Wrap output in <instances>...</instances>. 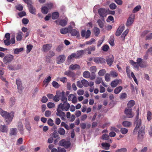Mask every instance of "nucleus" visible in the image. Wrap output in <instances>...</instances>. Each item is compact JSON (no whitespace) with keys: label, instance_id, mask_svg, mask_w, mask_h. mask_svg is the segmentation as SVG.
Instances as JSON below:
<instances>
[{"label":"nucleus","instance_id":"12","mask_svg":"<svg viewBox=\"0 0 152 152\" xmlns=\"http://www.w3.org/2000/svg\"><path fill=\"white\" fill-rule=\"evenodd\" d=\"M132 109L126 108L124 110V113L128 118H131L133 117L134 115L132 114Z\"/></svg>","mask_w":152,"mask_h":152},{"label":"nucleus","instance_id":"37","mask_svg":"<svg viewBox=\"0 0 152 152\" xmlns=\"http://www.w3.org/2000/svg\"><path fill=\"white\" fill-rule=\"evenodd\" d=\"M122 124L124 126L126 127H130V126L131 125L132 123L130 122L126 121H123L122 123Z\"/></svg>","mask_w":152,"mask_h":152},{"label":"nucleus","instance_id":"27","mask_svg":"<svg viewBox=\"0 0 152 152\" xmlns=\"http://www.w3.org/2000/svg\"><path fill=\"white\" fill-rule=\"evenodd\" d=\"M130 63L134 68L137 69V70L139 69V66L137 62H135L133 61L132 60H131L130 61Z\"/></svg>","mask_w":152,"mask_h":152},{"label":"nucleus","instance_id":"22","mask_svg":"<svg viewBox=\"0 0 152 152\" xmlns=\"http://www.w3.org/2000/svg\"><path fill=\"white\" fill-rule=\"evenodd\" d=\"M84 53V51L83 50H80L77 51L76 53V59L80 58L82 56Z\"/></svg>","mask_w":152,"mask_h":152},{"label":"nucleus","instance_id":"49","mask_svg":"<svg viewBox=\"0 0 152 152\" xmlns=\"http://www.w3.org/2000/svg\"><path fill=\"white\" fill-rule=\"evenodd\" d=\"M129 30L127 29L125 31H124L123 34H122L121 35V37L122 38H123V40H124L126 36L127 35L129 32Z\"/></svg>","mask_w":152,"mask_h":152},{"label":"nucleus","instance_id":"38","mask_svg":"<svg viewBox=\"0 0 152 152\" xmlns=\"http://www.w3.org/2000/svg\"><path fill=\"white\" fill-rule=\"evenodd\" d=\"M93 30L95 36L96 37L98 36L100 33L99 29L98 28L95 27L94 28Z\"/></svg>","mask_w":152,"mask_h":152},{"label":"nucleus","instance_id":"40","mask_svg":"<svg viewBox=\"0 0 152 152\" xmlns=\"http://www.w3.org/2000/svg\"><path fill=\"white\" fill-rule=\"evenodd\" d=\"M56 94L57 95H58V96L55 95L53 96V100L55 102H58L59 101L60 99V96H59V94H58L57 92H56Z\"/></svg>","mask_w":152,"mask_h":152},{"label":"nucleus","instance_id":"11","mask_svg":"<svg viewBox=\"0 0 152 152\" xmlns=\"http://www.w3.org/2000/svg\"><path fill=\"white\" fill-rule=\"evenodd\" d=\"M98 12L101 17L104 18L106 15L107 10L104 8H100L98 10Z\"/></svg>","mask_w":152,"mask_h":152},{"label":"nucleus","instance_id":"50","mask_svg":"<svg viewBox=\"0 0 152 152\" xmlns=\"http://www.w3.org/2000/svg\"><path fill=\"white\" fill-rule=\"evenodd\" d=\"M52 84L53 87L56 88H58L60 86V85L55 81H53Z\"/></svg>","mask_w":152,"mask_h":152},{"label":"nucleus","instance_id":"56","mask_svg":"<svg viewBox=\"0 0 152 152\" xmlns=\"http://www.w3.org/2000/svg\"><path fill=\"white\" fill-rule=\"evenodd\" d=\"M127 151V148H123L116 150L115 152H126Z\"/></svg>","mask_w":152,"mask_h":152},{"label":"nucleus","instance_id":"17","mask_svg":"<svg viewBox=\"0 0 152 152\" xmlns=\"http://www.w3.org/2000/svg\"><path fill=\"white\" fill-rule=\"evenodd\" d=\"M145 134L144 129L141 128V129L139 131L138 134V138L139 139H142L143 138Z\"/></svg>","mask_w":152,"mask_h":152},{"label":"nucleus","instance_id":"44","mask_svg":"<svg viewBox=\"0 0 152 152\" xmlns=\"http://www.w3.org/2000/svg\"><path fill=\"white\" fill-rule=\"evenodd\" d=\"M152 113L151 112L148 111L147 112V118L148 120L149 121H150L152 119Z\"/></svg>","mask_w":152,"mask_h":152},{"label":"nucleus","instance_id":"57","mask_svg":"<svg viewBox=\"0 0 152 152\" xmlns=\"http://www.w3.org/2000/svg\"><path fill=\"white\" fill-rule=\"evenodd\" d=\"M120 131L122 134H125L128 132V130L126 128H123L121 129Z\"/></svg>","mask_w":152,"mask_h":152},{"label":"nucleus","instance_id":"55","mask_svg":"<svg viewBox=\"0 0 152 152\" xmlns=\"http://www.w3.org/2000/svg\"><path fill=\"white\" fill-rule=\"evenodd\" d=\"M114 38L113 37H111L109 39V43L111 45H114Z\"/></svg>","mask_w":152,"mask_h":152},{"label":"nucleus","instance_id":"45","mask_svg":"<svg viewBox=\"0 0 152 152\" xmlns=\"http://www.w3.org/2000/svg\"><path fill=\"white\" fill-rule=\"evenodd\" d=\"M141 7L140 5L137 6L135 7L132 10V12L134 13H135L139 11L141 9Z\"/></svg>","mask_w":152,"mask_h":152},{"label":"nucleus","instance_id":"28","mask_svg":"<svg viewBox=\"0 0 152 152\" xmlns=\"http://www.w3.org/2000/svg\"><path fill=\"white\" fill-rule=\"evenodd\" d=\"M74 58H76V53H73L69 56L67 58V61L68 62L71 61V60H73Z\"/></svg>","mask_w":152,"mask_h":152},{"label":"nucleus","instance_id":"5","mask_svg":"<svg viewBox=\"0 0 152 152\" xmlns=\"http://www.w3.org/2000/svg\"><path fill=\"white\" fill-rule=\"evenodd\" d=\"M81 34L82 37H85L86 39L89 38L91 34V32L89 30H88L86 32L85 30H82L81 32Z\"/></svg>","mask_w":152,"mask_h":152},{"label":"nucleus","instance_id":"4","mask_svg":"<svg viewBox=\"0 0 152 152\" xmlns=\"http://www.w3.org/2000/svg\"><path fill=\"white\" fill-rule=\"evenodd\" d=\"M60 145L66 148H68L70 146L71 143L69 141H66L64 139H63L59 142Z\"/></svg>","mask_w":152,"mask_h":152},{"label":"nucleus","instance_id":"29","mask_svg":"<svg viewBox=\"0 0 152 152\" xmlns=\"http://www.w3.org/2000/svg\"><path fill=\"white\" fill-rule=\"evenodd\" d=\"M119 80H115L112 81L111 83V86L112 87H115L119 83Z\"/></svg>","mask_w":152,"mask_h":152},{"label":"nucleus","instance_id":"33","mask_svg":"<svg viewBox=\"0 0 152 152\" xmlns=\"http://www.w3.org/2000/svg\"><path fill=\"white\" fill-rule=\"evenodd\" d=\"M41 10L42 13L44 14H46L48 12V9L46 6L42 7Z\"/></svg>","mask_w":152,"mask_h":152},{"label":"nucleus","instance_id":"59","mask_svg":"<svg viewBox=\"0 0 152 152\" xmlns=\"http://www.w3.org/2000/svg\"><path fill=\"white\" fill-rule=\"evenodd\" d=\"M47 106L49 108H51L55 107V104L52 102H49L47 104Z\"/></svg>","mask_w":152,"mask_h":152},{"label":"nucleus","instance_id":"42","mask_svg":"<svg viewBox=\"0 0 152 152\" xmlns=\"http://www.w3.org/2000/svg\"><path fill=\"white\" fill-rule=\"evenodd\" d=\"M135 104V102L133 100L130 101L127 104V106L128 107H132Z\"/></svg>","mask_w":152,"mask_h":152},{"label":"nucleus","instance_id":"20","mask_svg":"<svg viewBox=\"0 0 152 152\" xmlns=\"http://www.w3.org/2000/svg\"><path fill=\"white\" fill-rule=\"evenodd\" d=\"M68 20L67 18H65L64 19L61 20L59 21V24L62 26H65L67 25Z\"/></svg>","mask_w":152,"mask_h":152},{"label":"nucleus","instance_id":"3","mask_svg":"<svg viewBox=\"0 0 152 152\" xmlns=\"http://www.w3.org/2000/svg\"><path fill=\"white\" fill-rule=\"evenodd\" d=\"M14 56L12 55L9 54L5 56L3 59V61L6 64L10 63L13 60Z\"/></svg>","mask_w":152,"mask_h":152},{"label":"nucleus","instance_id":"15","mask_svg":"<svg viewBox=\"0 0 152 152\" xmlns=\"http://www.w3.org/2000/svg\"><path fill=\"white\" fill-rule=\"evenodd\" d=\"M124 28V25H121L116 31L115 35L117 37L119 36L123 31Z\"/></svg>","mask_w":152,"mask_h":152},{"label":"nucleus","instance_id":"54","mask_svg":"<svg viewBox=\"0 0 152 152\" xmlns=\"http://www.w3.org/2000/svg\"><path fill=\"white\" fill-rule=\"evenodd\" d=\"M104 79L107 82H109L110 80V75L109 73L105 74L104 76Z\"/></svg>","mask_w":152,"mask_h":152},{"label":"nucleus","instance_id":"23","mask_svg":"<svg viewBox=\"0 0 152 152\" xmlns=\"http://www.w3.org/2000/svg\"><path fill=\"white\" fill-rule=\"evenodd\" d=\"M29 12L32 14L35 15L36 14V10L34 7L32 5L28 6Z\"/></svg>","mask_w":152,"mask_h":152},{"label":"nucleus","instance_id":"13","mask_svg":"<svg viewBox=\"0 0 152 152\" xmlns=\"http://www.w3.org/2000/svg\"><path fill=\"white\" fill-rule=\"evenodd\" d=\"M52 46V44H47L42 46V51L46 52L50 50Z\"/></svg>","mask_w":152,"mask_h":152},{"label":"nucleus","instance_id":"24","mask_svg":"<svg viewBox=\"0 0 152 152\" xmlns=\"http://www.w3.org/2000/svg\"><path fill=\"white\" fill-rule=\"evenodd\" d=\"M69 69L72 70H75L76 69H79L80 68V66L79 65L77 64H71L69 68Z\"/></svg>","mask_w":152,"mask_h":152},{"label":"nucleus","instance_id":"39","mask_svg":"<svg viewBox=\"0 0 152 152\" xmlns=\"http://www.w3.org/2000/svg\"><path fill=\"white\" fill-rule=\"evenodd\" d=\"M51 77L49 76L47 78H45L43 81V83L44 84H47V86L48 84L49 83L50 81L51 80Z\"/></svg>","mask_w":152,"mask_h":152},{"label":"nucleus","instance_id":"16","mask_svg":"<svg viewBox=\"0 0 152 152\" xmlns=\"http://www.w3.org/2000/svg\"><path fill=\"white\" fill-rule=\"evenodd\" d=\"M18 128L21 134H24L23 126L22 122L20 121H19L18 123Z\"/></svg>","mask_w":152,"mask_h":152},{"label":"nucleus","instance_id":"1","mask_svg":"<svg viewBox=\"0 0 152 152\" xmlns=\"http://www.w3.org/2000/svg\"><path fill=\"white\" fill-rule=\"evenodd\" d=\"M0 114L2 116L7 119L6 122L9 124L12 121L14 116V113L12 112L9 113L6 111L3 110L0 108Z\"/></svg>","mask_w":152,"mask_h":152},{"label":"nucleus","instance_id":"7","mask_svg":"<svg viewBox=\"0 0 152 152\" xmlns=\"http://www.w3.org/2000/svg\"><path fill=\"white\" fill-rule=\"evenodd\" d=\"M66 59L65 56L64 55H59L56 59V63L58 64H60L63 63Z\"/></svg>","mask_w":152,"mask_h":152},{"label":"nucleus","instance_id":"58","mask_svg":"<svg viewBox=\"0 0 152 152\" xmlns=\"http://www.w3.org/2000/svg\"><path fill=\"white\" fill-rule=\"evenodd\" d=\"M63 46L62 45H58L56 48V51L58 52H61L63 50Z\"/></svg>","mask_w":152,"mask_h":152},{"label":"nucleus","instance_id":"8","mask_svg":"<svg viewBox=\"0 0 152 152\" xmlns=\"http://www.w3.org/2000/svg\"><path fill=\"white\" fill-rule=\"evenodd\" d=\"M66 93L64 91L60 92L59 94V96L61 97V100L63 103L67 102V99L66 97Z\"/></svg>","mask_w":152,"mask_h":152},{"label":"nucleus","instance_id":"52","mask_svg":"<svg viewBox=\"0 0 152 152\" xmlns=\"http://www.w3.org/2000/svg\"><path fill=\"white\" fill-rule=\"evenodd\" d=\"M81 83L83 85L86 87L88 86V82L85 79H83L81 80Z\"/></svg>","mask_w":152,"mask_h":152},{"label":"nucleus","instance_id":"53","mask_svg":"<svg viewBox=\"0 0 152 152\" xmlns=\"http://www.w3.org/2000/svg\"><path fill=\"white\" fill-rule=\"evenodd\" d=\"M106 71L105 69H102L99 71L98 72V75L100 76H102L106 73Z\"/></svg>","mask_w":152,"mask_h":152},{"label":"nucleus","instance_id":"47","mask_svg":"<svg viewBox=\"0 0 152 152\" xmlns=\"http://www.w3.org/2000/svg\"><path fill=\"white\" fill-rule=\"evenodd\" d=\"M23 48H16L14 50V54H18L20 52L23 50Z\"/></svg>","mask_w":152,"mask_h":152},{"label":"nucleus","instance_id":"14","mask_svg":"<svg viewBox=\"0 0 152 152\" xmlns=\"http://www.w3.org/2000/svg\"><path fill=\"white\" fill-rule=\"evenodd\" d=\"M137 62L139 66L143 68L145 67L146 66V64L144 61H143L142 59L140 58H137Z\"/></svg>","mask_w":152,"mask_h":152},{"label":"nucleus","instance_id":"26","mask_svg":"<svg viewBox=\"0 0 152 152\" xmlns=\"http://www.w3.org/2000/svg\"><path fill=\"white\" fill-rule=\"evenodd\" d=\"M7 127L6 125L0 126V131L2 132H7L8 131Z\"/></svg>","mask_w":152,"mask_h":152},{"label":"nucleus","instance_id":"60","mask_svg":"<svg viewBox=\"0 0 152 152\" xmlns=\"http://www.w3.org/2000/svg\"><path fill=\"white\" fill-rule=\"evenodd\" d=\"M90 71L92 73H94L96 72V68L95 66H93L90 68Z\"/></svg>","mask_w":152,"mask_h":152},{"label":"nucleus","instance_id":"18","mask_svg":"<svg viewBox=\"0 0 152 152\" xmlns=\"http://www.w3.org/2000/svg\"><path fill=\"white\" fill-rule=\"evenodd\" d=\"M64 74L67 76L72 77H74L75 76V74L73 72L71 71L70 70L66 71L64 72Z\"/></svg>","mask_w":152,"mask_h":152},{"label":"nucleus","instance_id":"9","mask_svg":"<svg viewBox=\"0 0 152 152\" xmlns=\"http://www.w3.org/2000/svg\"><path fill=\"white\" fill-rule=\"evenodd\" d=\"M93 60L94 61L96 64H102L105 63V59L102 57H95L94 58Z\"/></svg>","mask_w":152,"mask_h":152},{"label":"nucleus","instance_id":"34","mask_svg":"<svg viewBox=\"0 0 152 152\" xmlns=\"http://www.w3.org/2000/svg\"><path fill=\"white\" fill-rule=\"evenodd\" d=\"M69 32L70 33L71 35L73 36H75L77 34L79 35V31H77L75 29H73L72 30V31H71Z\"/></svg>","mask_w":152,"mask_h":152},{"label":"nucleus","instance_id":"61","mask_svg":"<svg viewBox=\"0 0 152 152\" xmlns=\"http://www.w3.org/2000/svg\"><path fill=\"white\" fill-rule=\"evenodd\" d=\"M102 50L104 51H107L109 49V47L107 45H104L102 47Z\"/></svg>","mask_w":152,"mask_h":152},{"label":"nucleus","instance_id":"48","mask_svg":"<svg viewBox=\"0 0 152 152\" xmlns=\"http://www.w3.org/2000/svg\"><path fill=\"white\" fill-rule=\"evenodd\" d=\"M16 129L15 128H12L10 130V135H15L16 134Z\"/></svg>","mask_w":152,"mask_h":152},{"label":"nucleus","instance_id":"63","mask_svg":"<svg viewBox=\"0 0 152 152\" xmlns=\"http://www.w3.org/2000/svg\"><path fill=\"white\" fill-rule=\"evenodd\" d=\"M109 7L111 9L115 10L116 9L117 6L115 3H112L110 5Z\"/></svg>","mask_w":152,"mask_h":152},{"label":"nucleus","instance_id":"10","mask_svg":"<svg viewBox=\"0 0 152 152\" xmlns=\"http://www.w3.org/2000/svg\"><path fill=\"white\" fill-rule=\"evenodd\" d=\"M16 83L17 85L18 92L19 93H21L22 92L23 88L22 86L21 82L19 79H17L16 80Z\"/></svg>","mask_w":152,"mask_h":152},{"label":"nucleus","instance_id":"32","mask_svg":"<svg viewBox=\"0 0 152 152\" xmlns=\"http://www.w3.org/2000/svg\"><path fill=\"white\" fill-rule=\"evenodd\" d=\"M59 15V14L58 12H55L52 13L51 17L53 19L55 20L57 19Z\"/></svg>","mask_w":152,"mask_h":152},{"label":"nucleus","instance_id":"41","mask_svg":"<svg viewBox=\"0 0 152 152\" xmlns=\"http://www.w3.org/2000/svg\"><path fill=\"white\" fill-rule=\"evenodd\" d=\"M58 132L59 134L61 135H64L65 133V131L64 129L61 127L59 129Z\"/></svg>","mask_w":152,"mask_h":152},{"label":"nucleus","instance_id":"25","mask_svg":"<svg viewBox=\"0 0 152 152\" xmlns=\"http://www.w3.org/2000/svg\"><path fill=\"white\" fill-rule=\"evenodd\" d=\"M26 122L25 124V126L27 130L29 132L31 130V127L30 122L27 120L26 119L25 120Z\"/></svg>","mask_w":152,"mask_h":152},{"label":"nucleus","instance_id":"46","mask_svg":"<svg viewBox=\"0 0 152 152\" xmlns=\"http://www.w3.org/2000/svg\"><path fill=\"white\" fill-rule=\"evenodd\" d=\"M100 28H102L104 26V23L103 21L100 19H99L97 22Z\"/></svg>","mask_w":152,"mask_h":152},{"label":"nucleus","instance_id":"21","mask_svg":"<svg viewBox=\"0 0 152 152\" xmlns=\"http://www.w3.org/2000/svg\"><path fill=\"white\" fill-rule=\"evenodd\" d=\"M114 60V58L112 56L111 57H108L107 59V64L110 66H111Z\"/></svg>","mask_w":152,"mask_h":152},{"label":"nucleus","instance_id":"36","mask_svg":"<svg viewBox=\"0 0 152 152\" xmlns=\"http://www.w3.org/2000/svg\"><path fill=\"white\" fill-rule=\"evenodd\" d=\"M60 32L61 34H66L67 33H69L68 32V29L67 28H63L61 29Z\"/></svg>","mask_w":152,"mask_h":152},{"label":"nucleus","instance_id":"6","mask_svg":"<svg viewBox=\"0 0 152 152\" xmlns=\"http://www.w3.org/2000/svg\"><path fill=\"white\" fill-rule=\"evenodd\" d=\"M135 18V15L134 14L131 15L128 18L126 25L128 26L131 25L133 23Z\"/></svg>","mask_w":152,"mask_h":152},{"label":"nucleus","instance_id":"35","mask_svg":"<svg viewBox=\"0 0 152 152\" xmlns=\"http://www.w3.org/2000/svg\"><path fill=\"white\" fill-rule=\"evenodd\" d=\"M102 146L104 147V149L106 150H108L109 149L110 146V144L107 143L103 142L101 144Z\"/></svg>","mask_w":152,"mask_h":152},{"label":"nucleus","instance_id":"51","mask_svg":"<svg viewBox=\"0 0 152 152\" xmlns=\"http://www.w3.org/2000/svg\"><path fill=\"white\" fill-rule=\"evenodd\" d=\"M33 47V46L29 44L27 45L26 47V52L27 53H28L31 51Z\"/></svg>","mask_w":152,"mask_h":152},{"label":"nucleus","instance_id":"31","mask_svg":"<svg viewBox=\"0 0 152 152\" xmlns=\"http://www.w3.org/2000/svg\"><path fill=\"white\" fill-rule=\"evenodd\" d=\"M123 87L121 86L117 87L114 90V93L116 94H119L123 89Z\"/></svg>","mask_w":152,"mask_h":152},{"label":"nucleus","instance_id":"43","mask_svg":"<svg viewBox=\"0 0 152 152\" xmlns=\"http://www.w3.org/2000/svg\"><path fill=\"white\" fill-rule=\"evenodd\" d=\"M90 74L88 71H85L83 74V76L86 78H89L90 77Z\"/></svg>","mask_w":152,"mask_h":152},{"label":"nucleus","instance_id":"64","mask_svg":"<svg viewBox=\"0 0 152 152\" xmlns=\"http://www.w3.org/2000/svg\"><path fill=\"white\" fill-rule=\"evenodd\" d=\"M127 94L125 93H122L121 94L120 98L121 99H124L127 97Z\"/></svg>","mask_w":152,"mask_h":152},{"label":"nucleus","instance_id":"19","mask_svg":"<svg viewBox=\"0 0 152 152\" xmlns=\"http://www.w3.org/2000/svg\"><path fill=\"white\" fill-rule=\"evenodd\" d=\"M136 127L134 129L133 131V133L134 134L135 132H137L138 129L140 128V126L141 124V119L136 121Z\"/></svg>","mask_w":152,"mask_h":152},{"label":"nucleus","instance_id":"2","mask_svg":"<svg viewBox=\"0 0 152 152\" xmlns=\"http://www.w3.org/2000/svg\"><path fill=\"white\" fill-rule=\"evenodd\" d=\"M62 111H67L70 107V104L68 103L65 102L59 104L58 106Z\"/></svg>","mask_w":152,"mask_h":152},{"label":"nucleus","instance_id":"30","mask_svg":"<svg viewBox=\"0 0 152 152\" xmlns=\"http://www.w3.org/2000/svg\"><path fill=\"white\" fill-rule=\"evenodd\" d=\"M15 97H12L10 100L9 102V105L10 107H12L15 104Z\"/></svg>","mask_w":152,"mask_h":152},{"label":"nucleus","instance_id":"62","mask_svg":"<svg viewBox=\"0 0 152 152\" xmlns=\"http://www.w3.org/2000/svg\"><path fill=\"white\" fill-rule=\"evenodd\" d=\"M109 138V136L107 134H104L102 135V139L103 140H108Z\"/></svg>","mask_w":152,"mask_h":152}]
</instances>
